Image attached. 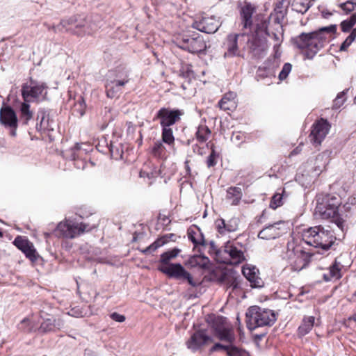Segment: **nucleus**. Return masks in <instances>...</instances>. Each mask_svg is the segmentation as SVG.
<instances>
[{
  "instance_id": "obj_12",
  "label": "nucleus",
  "mask_w": 356,
  "mask_h": 356,
  "mask_svg": "<svg viewBox=\"0 0 356 356\" xmlns=\"http://www.w3.org/2000/svg\"><path fill=\"white\" fill-rule=\"evenodd\" d=\"M246 35L245 33L229 34L223 44L225 51L224 57H234L240 55L239 46L241 44V38Z\"/></svg>"
},
{
  "instance_id": "obj_38",
  "label": "nucleus",
  "mask_w": 356,
  "mask_h": 356,
  "mask_svg": "<svg viewBox=\"0 0 356 356\" xmlns=\"http://www.w3.org/2000/svg\"><path fill=\"white\" fill-rule=\"evenodd\" d=\"M86 104L84 99L80 97L78 101L74 104L72 109L73 115L81 118L85 114Z\"/></svg>"
},
{
  "instance_id": "obj_47",
  "label": "nucleus",
  "mask_w": 356,
  "mask_h": 356,
  "mask_svg": "<svg viewBox=\"0 0 356 356\" xmlns=\"http://www.w3.org/2000/svg\"><path fill=\"white\" fill-rule=\"evenodd\" d=\"M345 95V91H343L337 95V97L334 99L333 102V108L338 109L343 104L346 100Z\"/></svg>"
},
{
  "instance_id": "obj_39",
  "label": "nucleus",
  "mask_w": 356,
  "mask_h": 356,
  "mask_svg": "<svg viewBox=\"0 0 356 356\" xmlns=\"http://www.w3.org/2000/svg\"><path fill=\"white\" fill-rule=\"evenodd\" d=\"M309 8L308 0H294L292 3V9L299 13H305Z\"/></svg>"
},
{
  "instance_id": "obj_52",
  "label": "nucleus",
  "mask_w": 356,
  "mask_h": 356,
  "mask_svg": "<svg viewBox=\"0 0 356 356\" xmlns=\"http://www.w3.org/2000/svg\"><path fill=\"white\" fill-rule=\"evenodd\" d=\"M110 317L112 320H113L116 322H119V323H122L125 321V316L124 315L120 314L117 312L112 313L110 315Z\"/></svg>"
},
{
  "instance_id": "obj_5",
  "label": "nucleus",
  "mask_w": 356,
  "mask_h": 356,
  "mask_svg": "<svg viewBox=\"0 0 356 356\" xmlns=\"http://www.w3.org/2000/svg\"><path fill=\"white\" fill-rule=\"evenodd\" d=\"M314 255V253L305 251L300 245H296L291 240L287 243L282 258L289 264L293 270L300 271L309 264Z\"/></svg>"
},
{
  "instance_id": "obj_28",
  "label": "nucleus",
  "mask_w": 356,
  "mask_h": 356,
  "mask_svg": "<svg viewBox=\"0 0 356 356\" xmlns=\"http://www.w3.org/2000/svg\"><path fill=\"white\" fill-rule=\"evenodd\" d=\"M243 197L242 190L240 187L231 186L227 190L226 200L231 205H238Z\"/></svg>"
},
{
  "instance_id": "obj_64",
  "label": "nucleus",
  "mask_w": 356,
  "mask_h": 356,
  "mask_svg": "<svg viewBox=\"0 0 356 356\" xmlns=\"http://www.w3.org/2000/svg\"><path fill=\"white\" fill-rule=\"evenodd\" d=\"M350 301L352 302H356V291H355V293H353V295L352 296L351 298H350Z\"/></svg>"
},
{
  "instance_id": "obj_13",
  "label": "nucleus",
  "mask_w": 356,
  "mask_h": 356,
  "mask_svg": "<svg viewBox=\"0 0 356 356\" xmlns=\"http://www.w3.org/2000/svg\"><path fill=\"white\" fill-rule=\"evenodd\" d=\"M0 123L11 129L10 135L16 136L18 118L15 111L10 106H3L0 109Z\"/></svg>"
},
{
  "instance_id": "obj_49",
  "label": "nucleus",
  "mask_w": 356,
  "mask_h": 356,
  "mask_svg": "<svg viewBox=\"0 0 356 356\" xmlns=\"http://www.w3.org/2000/svg\"><path fill=\"white\" fill-rule=\"evenodd\" d=\"M291 69H292V65L290 63H285L282 67V70H281V72L279 74V79L280 80L285 79L288 76L290 72L291 71Z\"/></svg>"
},
{
  "instance_id": "obj_3",
  "label": "nucleus",
  "mask_w": 356,
  "mask_h": 356,
  "mask_svg": "<svg viewBox=\"0 0 356 356\" xmlns=\"http://www.w3.org/2000/svg\"><path fill=\"white\" fill-rule=\"evenodd\" d=\"M180 250L178 248H174L163 252L161 255V265L158 268L159 270L170 277L182 282H187L193 287L200 285L201 282L197 280H194L191 275L180 264L170 263V261L176 258Z\"/></svg>"
},
{
  "instance_id": "obj_33",
  "label": "nucleus",
  "mask_w": 356,
  "mask_h": 356,
  "mask_svg": "<svg viewBox=\"0 0 356 356\" xmlns=\"http://www.w3.org/2000/svg\"><path fill=\"white\" fill-rule=\"evenodd\" d=\"M46 118V111L43 109L40 110L38 113V120H40V122L37 123L36 129L38 131H42L45 130H54V128L49 123V119L47 120Z\"/></svg>"
},
{
  "instance_id": "obj_60",
  "label": "nucleus",
  "mask_w": 356,
  "mask_h": 356,
  "mask_svg": "<svg viewBox=\"0 0 356 356\" xmlns=\"http://www.w3.org/2000/svg\"><path fill=\"white\" fill-rule=\"evenodd\" d=\"M84 356H96V355L92 351L86 350L85 352Z\"/></svg>"
},
{
  "instance_id": "obj_46",
  "label": "nucleus",
  "mask_w": 356,
  "mask_h": 356,
  "mask_svg": "<svg viewBox=\"0 0 356 356\" xmlns=\"http://www.w3.org/2000/svg\"><path fill=\"white\" fill-rule=\"evenodd\" d=\"M232 343H216L209 350L210 353H213L216 351L223 350L225 351L227 354L229 348L231 347Z\"/></svg>"
},
{
  "instance_id": "obj_18",
  "label": "nucleus",
  "mask_w": 356,
  "mask_h": 356,
  "mask_svg": "<svg viewBox=\"0 0 356 356\" xmlns=\"http://www.w3.org/2000/svg\"><path fill=\"white\" fill-rule=\"evenodd\" d=\"M14 245L22 250L31 261H35L37 258L36 252L33 247V245L26 238L22 236H17L15 238Z\"/></svg>"
},
{
  "instance_id": "obj_45",
  "label": "nucleus",
  "mask_w": 356,
  "mask_h": 356,
  "mask_svg": "<svg viewBox=\"0 0 356 356\" xmlns=\"http://www.w3.org/2000/svg\"><path fill=\"white\" fill-rule=\"evenodd\" d=\"M339 7L346 13L348 14L356 10V3L353 1H347L339 5Z\"/></svg>"
},
{
  "instance_id": "obj_9",
  "label": "nucleus",
  "mask_w": 356,
  "mask_h": 356,
  "mask_svg": "<svg viewBox=\"0 0 356 356\" xmlns=\"http://www.w3.org/2000/svg\"><path fill=\"white\" fill-rule=\"evenodd\" d=\"M183 112L179 109H171L163 107L160 108L154 118V120H159L161 127H170L179 120Z\"/></svg>"
},
{
  "instance_id": "obj_35",
  "label": "nucleus",
  "mask_w": 356,
  "mask_h": 356,
  "mask_svg": "<svg viewBox=\"0 0 356 356\" xmlns=\"http://www.w3.org/2000/svg\"><path fill=\"white\" fill-rule=\"evenodd\" d=\"M211 135V131L206 125H200L195 134L197 140L200 143L206 142Z\"/></svg>"
},
{
  "instance_id": "obj_7",
  "label": "nucleus",
  "mask_w": 356,
  "mask_h": 356,
  "mask_svg": "<svg viewBox=\"0 0 356 356\" xmlns=\"http://www.w3.org/2000/svg\"><path fill=\"white\" fill-rule=\"evenodd\" d=\"M95 225H90L85 222L78 223L73 220H67L60 222L54 231L58 237L74 238L85 232H89L95 228Z\"/></svg>"
},
{
  "instance_id": "obj_19",
  "label": "nucleus",
  "mask_w": 356,
  "mask_h": 356,
  "mask_svg": "<svg viewBox=\"0 0 356 356\" xmlns=\"http://www.w3.org/2000/svg\"><path fill=\"white\" fill-rule=\"evenodd\" d=\"M224 251L229 257L227 263L232 265H238L245 260L242 250H238L230 242H227L224 246Z\"/></svg>"
},
{
  "instance_id": "obj_20",
  "label": "nucleus",
  "mask_w": 356,
  "mask_h": 356,
  "mask_svg": "<svg viewBox=\"0 0 356 356\" xmlns=\"http://www.w3.org/2000/svg\"><path fill=\"white\" fill-rule=\"evenodd\" d=\"M236 218H233L225 221L222 218L217 219L215 221V226L218 232L221 235H225L227 233L234 232L237 230L238 223Z\"/></svg>"
},
{
  "instance_id": "obj_17",
  "label": "nucleus",
  "mask_w": 356,
  "mask_h": 356,
  "mask_svg": "<svg viewBox=\"0 0 356 356\" xmlns=\"http://www.w3.org/2000/svg\"><path fill=\"white\" fill-rule=\"evenodd\" d=\"M193 27L201 32L206 33H214L220 27L218 19L213 17H203L193 24Z\"/></svg>"
},
{
  "instance_id": "obj_8",
  "label": "nucleus",
  "mask_w": 356,
  "mask_h": 356,
  "mask_svg": "<svg viewBox=\"0 0 356 356\" xmlns=\"http://www.w3.org/2000/svg\"><path fill=\"white\" fill-rule=\"evenodd\" d=\"M47 86L45 83L30 80V83H25L22 86V96L25 102H33L44 97L47 92Z\"/></svg>"
},
{
  "instance_id": "obj_59",
  "label": "nucleus",
  "mask_w": 356,
  "mask_h": 356,
  "mask_svg": "<svg viewBox=\"0 0 356 356\" xmlns=\"http://www.w3.org/2000/svg\"><path fill=\"white\" fill-rule=\"evenodd\" d=\"M175 237V235L174 234H168L166 236H165L163 237V238H162L163 240H166V242L168 241V240H174V238Z\"/></svg>"
},
{
  "instance_id": "obj_54",
  "label": "nucleus",
  "mask_w": 356,
  "mask_h": 356,
  "mask_svg": "<svg viewBox=\"0 0 356 356\" xmlns=\"http://www.w3.org/2000/svg\"><path fill=\"white\" fill-rule=\"evenodd\" d=\"M351 44L352 43H350L348 40L346 39L340 46V51H346L348 49V48L351 45Z\"/></svg>"
},
{
  "instance_id": "obj_41",
  "label": "nucleus",
  "mask_w": 356,
  "mask_h": 356,
  "mask_svg": "<svg viewBox=\"0 0 356 356\" xmlns=\"http://www.w3.org/2000/svg\"><path fill=\"white\" fill-rule=\"evenodd\" d=\"M227 356H250V354L245 350L240 348L234 346L232 343L231 347L229 349V351L227 352Z\"/></svg>"
},
{
  "instance_id": "obj_29",
  "label": "nucleus",
  "mask_w": 356,
  "mask_h": 356,
  "mask_svg": "<svg viewBox=\"0 0 356 356\" xmlns=\"http://www.w3.org/2000/svg\"><path fill=\"white\" fill-rule=\"evenodd\" d=\"M60 26H61L62 30L65 29L66 31H72L77 34L76 29L84 26V24L78 23L77 17L73 16L67 19H62L60 22Z\"/></svg>"
},
{
  "instance_id": "obj_6",
  "label": "nucleus",
  "mask_w": 356,
  "mask_h": 356,
  "mask_svg": "<svg viewBox=\"0 0 356 356\" xmlns=\"http://www.w3.org/2000/svg\"><path fill=\"white\" fill-rule=\"evenodd\" d=\"M247 327L253 330L258 327L272 325L276 321L275 312L268 309L252 306L246 313Z\"/></svg>"
},
{
  "instance_id": "obj_1",
  "label": "nucleus",
  "mask_w": 356,
  "mask_h": 356,
  "mask_svg": "<svg viewBox=\"0 0 356 356\" xmlns=\"http://www.w3.org/2000/svg\"><path fill=\"white\" fill-rule=\"evenodd\" d=\"M337 31V26L332 24L320 28L318 31L309 33H302L292 39L297 48L305 51L307 58L312 59L323 47L327 38L325 34H333Z\"/></svg>"
},
{
  "instance_id": "obj_30",
  "label": "nucleus",
  "mask_w": 356,
  "mask_h": 356,
  "mask_svg": "<svg viewBox=\"0 0 356 356\" xmlns=\"http://www.w3.org/2000/svg\"><path fill=\"white\" fill-rule=\"evenodd\" d=\"M19 122L23 125H27L31 120L33 117V113L30 108L29 102H24L21 104L19 108Z\"/></svg>"
},
{
  "instance_id": "obj_22",
  "label": "nucleus",
  "mask_w": 356,
  "mask_h": 356,
  "mask_svg": "<svg viewBox=\"0 0 356 356\" xmlns=\"http://www.w3.org/2000/svg\"><path fill=\"white\" fill-rule=\"evenodd\" d=\"M257 29L259 31H264L267 35H268L270 38H272L274 40L275 43L273 46V49L275 52V54H277L279 51L280 46L282 41L283 30L275 31V32L270 31V30L268 28L266 21H263L261 23V24L258 25Z\"/></svg>"
},
{
  "instance_id": "obj_4",
  "label": "nucleus",
  "mask_w": 356,
  "mask_h": 356,
  "mask_svg": "<svg viewBox=\"0 0 356 356\" xmlns=\"http://www.w3.org/2000/svg\"><path fill=\"white\" fill-rule=\"evenodd\" d=\"M302 240L309 245L326 251L334 243L336 237L332 230L318 225L304 230Z\"/></svg>"
},
{
  "instance_id": "obj_24",
  "label": "nucleus",
  "mask_w": 356,
  "mask_h": 356,
  "mask_svg": "<svg viewBox=\"0 0 356 356\" xmlns=\"http://www.w3.org/2000/svg\"><path fill=\"white\" fill-rule=\"evenodd\" d=\"M214 335L220 340L228 343H234L235 335L233 330L225 326L216 327L214 330Z\"/></svg>"
},
{
  "instance_id": "obj_2",
  "label": "nucleus",
  "mask_w": 356,
  "mask_h": 356,
  "mask_svg": "<svg viewBox=\"0 0 356 356\" xmlns=\"http://www.w3.org/2000/svg\"><path fill=\"white\" fill-rule=\"evenodd\" d=\"M341 200L336 194H319L316 196V214L323 219H332L333 222L342 231L346 225V220L341 216L339 207Z\"/></svg>"
},
{
  "instance_id": "obj_51",
  "label": "nucleus",
  "mask_w": 356,
  "mask_h": 356,
  "mask_svg": "<svg viewBox=\"0 0 356 356\" xmlns=\"http://www.w3.org/2000/svg\"><path fill=\"white\" fill-rule=\"evenodd\" d=\"M30 321L28 318L23 319L20 323V329L24 332H31L32 327L29 326Z\"/></svg>"
},
{
  "instance_id": "obj_50",
  "label": "nucleus",
  "mask_w": 356,
  "mask_h": 356,
  "mask_svg": "<svg viewBox=\"0 0 356 356\" xmlns=\"http://www.w3.org/2000/svg\"><path fill=\"white\" fill-rule=\"evenodd\" d=\"M195 233L191 231H188V238L193 242V243L195 245L204 244V239L202 234L200 235V238H197L194 236Z\"/></svg>"
},
{
  "instance_id": "obj_25",
  "label": "nucleus",
  "mask_w": 356,
  "mask_h": 356,
  "mask_svg": "<svg viewBox=\"0 0 356 356\" xmlns=\"http://www.w3.org/2000/svg\"><path fill=\"white\" fill-rule=\"evenodd\" d=\"M254 8L250 3H246L241 10L242 25L244 29L250 28L252 24V17L254 12Z\"/></svg>"
},
{
  "instance_id": "obj_48",
  "label": "nucleus",
  "mask_w": 356,
  "mask_h": 356,
  "mask_svg": "<svg viewBox=\"0 0 356 356\" xmlns=\"http://www.w3.org/2000/svg\"><path fill=\"white\" fill-rule=\"evenodd\" d=\"M163 142L157 140L154 143L153 147H152V153L157 156H161L165 150V147L163 144Z\"/></svg>"
},
{
  "instance_id": "obj_44",
  "label": "nucleus",
  "mask_w": 356,
  "mask_h": 356,
  "mask_svg": "<svg viewBox=\"0 0 356 356\" xmlns=\"http://www.w3.org/2000/svg\"><path fill=\"white\" fill-rule=\"evenodd\" d=\"M218 156V154L215 151L213 145H212L211 152L207 159V165L208 168H211L216 165Z\"/></svg>"
},
{
  "instance_id": "obj_15",
  "label": "nucleus",
  "mask_w": 356,
  "mask_h": 356,
  "mask_svg": "<svg viewBox=\"0 0 356 356\" xmlns=\"http://www.w3.org/2000/svg\"><path fill=\"white\" fill-rule=\"evenodd\" d=\"M284 225L285 222L282 220L270 224L259 232L258 237L264 240L278 238L285 232Z\"/></svg>"
},
{
  "instance_id": "obj_63",
  "label": "nucleus",
  "mask_w": 356,
  "mask_h": 356,
  "mask_svg": "<svg viewBox=\"0 0 356 356\" xmlns=\"http://www.w3.org/2000/svg\"><path fill=\"white\" fill-rule=\"evenodd\" d=\"M326 155L325 154H318L316 156V161H322Z\"/></svg>"
},
{
  "instance_id": "obj_62",
  "label": "nucleus",
  "mask_w": 356,
  "mask_h": 356,
  "mask_svg": "<svg viewBox=\"0 0 356 356\" xmlns=\"http://www.w3.org/2000/svg\"><path fill=\"white\" fill-rule=\"evenodd\" d=\"M230 286L232 287L233 289H235L238 287V283L236 282V280L232 282Z\"/></svg>"
},
{
  "instance_id": "obj_61",
  "label": "nucleus",
  "mask_w": 356,
  "mask_h": 356,
  "mask_svg": "<svg viewBox=\"0 0 356 356\" xmlns=\"http://www.w3.org/2000/svg\"><path fill=\"white\" fill-rule=\"evenodd\" d=\"M193 151L199 154H202V152L200 151V148L197 145L193 147Z\"/></svg>"
},
{
  "instance_id": "obj_23",
  "label": "nucleus",
  "mask_w": 356,
  "mask_h": 356,
  "mask_svg": "<svg viewBox=\"0 0 356 356\" xmlns=\"http://www.w3.org/2000/svg\"><path fill=\"white\" fill-rule=\"evenodd\" d=\"M341 264L337 258L334 262L329 267V268L323 273V278L325 282H331L339 280L342 277Z\"/></svg>"
},
{
  "instance_id": "obj_55",
  "label": "nucleus",
  "mask_w": 356,
  "mask_h": 356,
  "mask_svg": "<svg viewBox=\"0 0 356 356\" xmlns=\"http://www.w3.org/2000/svg\"><path fill=\"white\" fill-rule=\"evenodd\" d=\"M44 25L45 26H47V28L49 30H53L54 32H57L58 31H62L61 26H60V24L56 26H49V25L47 24L46 23L44 24Z\"/></svg>"
},
{
  "instance_id": "obj_37",
  "label": "nucleus",
  "mask_w": 356,
  "mask_h": 356,
  "mask_svg": "<svg viewBox=\"0 0 356 356\" xmlns=\"http://www.w3.org/2000/svg\"><path fill=\"white\" fill-rule=\"evenodd\" d=\"M162 142L172 146L175 144V137L173 136L172 129L170 127H162Z\"/></svg>"
},
{
  "instance_id": "obj_53",
  "label": "nucleus",
  "mask_w": 356,
  "mask_h": 356,
  "mask_svg": "<svg viewBox=\"0 0 356 356\" xmlns=\"http://www.w3.org/2000/svg\"><path fill=\"white\" fill-rule=\"evenodd\" d=\"M356 38V28L353 29L350 35L346 38V40H348L350 43H353V41Z\"/></svg>"
},
{
  "instance_id": "obj_56",
  "label": "nucleus",
  "mask_w": 356,
  "mask_h": 356,
  "mask_svg": "<svg viewBox=\"0 0 356 356\" xmlns=\"http://www.w3.org/2000/svg\"><path fill=\"white\" fill-rule=\"evenodd\" d=\"M159 219L161 220L163 223H169L170 221L168 218L165 215L159 214Z\"/></svg>"
},
{
  "instance_id": "obj_58",
  "label": "nucleus",
  "mask_w": 356,
  "mask_h": 356,
  "mask_svg": "<svg viewBox=\"0 0 356 356\" xmlns=\"http://www.w3.org/2000/svg\"><path fill=\"white\" fill-rule=\"evenodd\" d=\"M184 165H185V169H186V174L187 175H191V168L189 166V161L188 160H186L184 163Z\"/></svg>"
},
{
  "instance_id": "obj_21",
  "label": "nucleus",
  "mask_w": 356,
  "mask_h": 356,
  "mask_svg": "<svg viewBox=\"0 0 356 356\" xmlns=\"http://www.w3.org/2000/svg\"><path fill=\"white\" fill-rule=\"evenodd\" d=\"M242 272L245 278L250 282L252 287L261 288L264 286V281L259 276V270L255 267H243Z\"/></svg>"
},
{
  "instance_id": "obj_16",
  "label": "nucleus",
  "mask_w": 356,
  "mask_h": 356,
  "mask_svg": "<svg viewBox=\"0 0 356 356\" xmlns=\"http://www.w3.org/2000/svg\"><path fill=\"white\" fill-rule=\"evenodd\" d=\"M212 341V339L206 334L205 331L199 330L191 335L186 341V346L188 349L195 352Z\"/></svg>"
},
{
  "instance_id": "obj_26",
  "label": "nucleus",
  "mask_w": 356,
  "mask_h": 356,
  "mask_svg": "<svg viewBox=\"0 0 356 356\" xmlns=\"http://www.w3.org/2000/svg\"><path fill=\"white\" fill-rule=\"evenodd\" d=\"M341 217H349L356 213V195L349 197L339 209Z\"/></svg>"
},
{
  "instance_id": "obj_31",
  "label": "nucleus",
  "mask_w": 356,
  "mask_h": 356,
  "mask_svg": "<svg viewBox=\"0 0 356 356\" xmlns=\"http://www.w3.org/2000/svg\"><path fill=\"white\" fill-rule=\"evenodd\" d=\"M236 96L233 92L225 94L218 103L220 108L224 111H231L235 107Z\"/></svg>"
},
{
  "instance_id": "obj_42",
  "label": "nucleus",
  "mask_w": 356,
  "mask_h": 356,
  "mask_svg": "<svg viewBox=\"0 0 356 356\" xmlns=\"http://www.w3.org/2000/svg\"><path fill=\"white\" fill-rule=\"evenodd\" d=\"M284 18V14L282 12H280L279 13H276L274 15L270 16V20H272L275 25V31H282V20Z\"/></svg>"
},
{
  "instance_id": "obj_40",
  "label": "nucleus",
  "mask_w": 356,
  "mask_h": 356,
  "mask_svg": "<svg viewBox=\"0 0 356 356\" xmlns=\"http://www.w3.org/2000/svg\"><path fill=\"white\" fill-rule=\"evenodd\" d=\"M356 24V13L353 14L349 18L343 20L341 23V28L343 32H349L352 31L353 27Z\"/></svg>"
},
{
  "instance_id": "obj_14",
  "label": "nucleus",
  "mask_w": 356,
  "mask_h": 356,
  "mask_svg": "<svg viewBox=\"0 0 356 356\" xmlns=\"http://www.w3.org/2000/svg\"><path fill=\"white\" fill-rule=\"evenodd\" d=\"M129 75L127 72L121 74H117L116 79L107 80L106 83V92L107 97H115L122 91V87L129 82Z\"/></svg>"
},
{
  "instance_id": "obj_57",
  "label": "nucleus",
  "mask_w": 356,
  "mask_h": 356,
  "mask_svg": "<svg viewBox=\"0 0 356 356\" xmlns=\"http://www.w3.org/2000/svg\"><path fill=\"white\" fill-rule=\"evenodd\" d=\"M321 15L323 18L327 19L332 15V13L328 10H323L321 12Z\"/></svg>"
},
{
  "instance_id": "obj_10",
  "label": "nucleus",
  "mask_w": 356,
  "mask_h": 356,
  "mask_svg": "<svg viewBox=\"0 0 356 356\" xmlns=\"http://www.w3.org/2000/svg\"><path fill=\"white\" fill-rule=\"evenodd\" d=\"M178 46L192 54L202 53L207 49L206 42L200 34L195 37L183 38L179 42Z\"/></svg>"
},
{
  "instance_id": "obj_43",
  "label": "nucleus",
  "mask_w": 356,
  "mask_h": 356,
  "mask_svg": "<svg viewBox=\"0 0 356 356\" xmlns=\"http://www.w3.org/2000/svg\"><path fill=\"white\" fill-rule=\"evenodd\" d=\"M165 243H166V240H163L162 238L158 239L157 241L152 243L149 246L143 250V252L145 254H149L152 252H154L156 250H157V248L162 246Z\"/></svg>"
},
{
  "instance_id": "obj_27",
  "label": "nucleus",
  "mask_w": 356,
  "mask_h": 356,
  "mask_svg": "<svg viewBox=\"0 0 356 356\" xmlns=\"http://www.w3.org/2000/svg\"><path fill=\"white\" fill-rule=\"evenodd\" d=\"M188 264L192 268L199 267L202 269H209L210 260L204 255H193L188 260Z\"/></svg>"
},
{
  "instance_id": "obj_32",
  "label": "nucleus",
  "mask_w": 356,
  "mask_h": 356,
  "mask_svg": "<svg viewBox=\"0 0 356 356\" xmlns=\"http://www.w3.org/2000/svg\"><path fill=\"white\" fill-rule=\"evenodd\" d=\"M315 322L314 316H306L298 329V335L303 337L307 334L313 328Z\"/></svg>"
},
{
  "instance_id": "obj_11",
  "label": "nucleus",
  "mask_w": 356,
  "mask_h": 356,
  "mask_svg": "<svg viewBox=\"0 0 356 356\" xmlns=\"http://www.w3.org/2000/svg\"><path fill=\"white\" fill-rule=\"evenodd\" d=\"M330 130V124L327 120L321 119L314 123L309 134L310 142L316 147L320 145Z\"/></svg>"
},
{
  "instance_id": "obj_36",
  "label": "nucleus",
  "mask_w": 356,
  "mask_h": 356,
  "mask_svg": "<svg viewBox=\"0 0 356 356\" xmlns=\"http://www.w3.org/2000/svg\"><path fill=\"white\" fill-rule=\"evenodd\" d=\"M284 189H279L274 195L272 197L270 207L275 209L277 207L282 206L283 204V197L284 195Z\"/></svg>"
},
{
  "instance_id": "obj_34",
  "label": "nucleus",
  "mask_w": 356,
  "mask_h": 356,
  "mask_svg": "<svg viewBox=\"0 0 356 356\" xmlns=\"http://www.w3.org/2000/svg\"><path fill=\"white\" fill-rule=\"evenodd\" d=\"M60 326V321L56 323V319L47 318L44 320V321L41 323L40 327H39V331L42 333H45L47 332H50L54 330L56 327H59Z\"/></svg>"
}]
</instances>
